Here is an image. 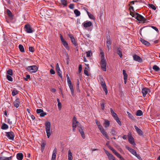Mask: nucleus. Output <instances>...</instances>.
Listing matches in <instances>:
<instances>
[{"label": "nucleus", "instance_id": "nucleus-64", "mask_svg": "<svg viewBox=\"0 0 160 160\" xmlns=\"http://www.w3.org/2000/svg\"><path fill=\"white\" fill-rule=\"evenodd\" d=\"M69 7L70 9H73L74 8V5L73 4H70L69 6Z\"/></svg>", "mask_w": 160, "mask_h": 160}, {"label": "nucleus", "instance_id": "nucleus-58", "mask_svg": "<svg viewBox=\"0 0 160 160\" xmlns=\"http://www.w3.org/2000/svg\"><path fill=\"white\" fill-rule=\"evenodd\" d=\"M82 70V66L81 64L79 65L78 67V72L79 73H81Z\"/></svg>", "mask_w": 160, "mask_h": 160}, {"label": "nucleus", "instance_id": "nucleus-35", "mask_svg": "<svg viewBox=\"0 0 160 160\" xmlns=\"http://www.w3.org/2000/svg\"><path fill=\"white\" fill-rule=\"evenodd\" d=\"M13 71L11 69H9L7 71V75L12 76L13 75Z\"/></svg>", "mask_w": 160, "mask_h": 160}, {"label": "nucleus", "instance_id": "nucleus-36", "mask_svg": "<svg viewBox=\"0 0 160 160\" xmlns=\"http://www.w3.org/2000/svg\"><path fill=\"white\" fill-rule=\"evenodd\" d=\"M45 145H46V142L45 141H44L43 142H42L41 144V150L42 152L43 151V150L44 149L45 146Z\"/></svg>", "mask_w": 160, "mask_h": 160}, {"label": "nucleus", "instance_id": "nucleus-57", "mask_svg": "<svg viewBox=\"0 0 160 160\" xmlns=\"http://www.w3.org/2000/svg\"><path fill=\"white\" fill-rule=\"evenodd\" d=\"M46 115V113L45 112H44V111H43V112H42L40 114V116L41 117H43Z\"/></svg>", "mask_w": 160, "mask_h": 160}, {"label": "nucleus", "instance_id": "nucleus-54", "mask_svg": "<svg viewBox=\"0 0 160 160\" xmlns=\"http://www.w3.org/2000/svg\"><path fill=\"white\" fill-rule=\"evenodd\" d=\"M87 69L86 67L85 68V69L84 70V73L87 76H89L88 72L86 69Z\"/></svg>", "mask_w": 160, "mask_h": 160}, {"label": "nucleus", "instance_id": "nucleus-48", "mask_svg": "<svg viewBox=\"0 0 160 160\" xmlns=\"http://www.w3.org/2000/svg\"><path fill=\"white\" fill-rule=\"evenodd\" d=\"M18 92L16 90H14L12 92V94L13 96H14L16 94H18Z\"/></svg>", "mask_w": 160, "mask_h": 160}, {"label": "nucleus", "instance_id": "nucleus-29", "mask_svg": "<svg viewBox=\"0 0 160 160\" xmlns=\"http://www.w3.org/2000/svg\"><path fill=\"white\" fill-rule=\"evenodd\" d=\"M62 43L67 49L69 50V48L68 44L66 41L62 42Z\"/></svg>", "mask_w": 160, "mask_h": 160}, {"label": "nucleus", "instance_id": "nucleus-59", "mask_svg": "<svg viewBox=\"0 0 160 160\" xmlns=\"http://www.w3.org/2000/svg\"><path fill=\"white\" fill-rule=\"evenodd\" d=\"M58 75L60 76L61 79H62V72L60 71H57Z\"/></svg>", "mask_w": 160, "mask_h": 160}, {"label": "nucleus", "instance_id": "nucleus-37", "mask_svg": "<svg viewBox=\"0 0 160 160\" xmlns=\"http://www.w3.org/2000/svg\"><path fill=\"white\" fill-rule=\"evenodd\" d=\"M136 114L137 116H141L143 114V113L141 110H138L137 111Z\"/></svg>", "mask_w": 160, "mask_h": 160}, {"label": "nucleus", "instance_id": "nucleus-24", "mask_svg": "<svg viewBox=\"0 0 160 160\" xmlns=\"http://www.w3.org/2000/svg\"><path fill=\"white\" fill-rule=\"evenodd\" d=\"M114 153L121 160H125V159L122 157L120 154L116 151Z\"/></svg>", "mask_w": 160, "mask_h": 160}, {"label": "nucleus", "instance_id": "nucleus-32", "mask_svg": "<svg viewBox=\"0 0 160 160\" xmlns=\"http://www.w3.org/2000/svg\"><path fill=\"white\" fill-rule=\"evenodd\" d=\"M87 13L89 17V18L91 19L94 20L95 17L92 14H90L88 11L87 10Z\"/></svg>", "mask_w": 160, "mask_h": 160}, {"label": "nucleus", "instance_id": "nucleus-62", "mask_svg": "<svg viewBox=\"0 0 160 160\" xmlns=\"http://www.w3.org/2000/svg\"><path fill=\"white\" fill-rule=\"evenodd\" d=\"M108 148L111 150L112 151L113 153L116 151V150H115L113 148L110 146H109Z\"/></svg>", "mask_w": 160, "mask_h": 160}, {"label": "nucleus", "instance_id": "nucleus-30", "mask_svg": "<svg viewBox=\"0 0 160 160\" xmlns=\"http://www.w3.org/2000/svg\"><path fill=\"white\" fill-rule=\"evenodd\" d=\"M19 101H14L13 102L14 105L16 108H18L19 106Z\"/></svg>", "mask_w": 160, "mask_h": 160}, {"label": "nucleus", "instance_id": "nucleus-8", "mask_svg": "<svg viewBox=\"0 0 160 160\" xmlns=\"http://www.w3.org/2000/svg\"><path fill=\"white\" fill-rule=\"evenodd\" d=\"M24 28L25 29V31L27 33H31L33 32L31 26L29 24H26L25 25Z\"/></svg>", "mask_w": 160, "mask_h": 160}, {"label": "nucleus", "instance_id": "nucleus-33", "mask_svg": "<svg viewBox=\"0 0 160 160\" xmlns=\"http://www.w3.org/2000/svg\"><path fill=\"white\" fill-rule=\"evenodd\" d=\"M18 48H19L20 51L21 52H25L24 49L22 45L21 44L19 45L18 46Z\"/></svg>", "mask_w": 160, "mask_h": 160}, {"label": "nucleus", "instance_id": "nucleus-15", "mask_svg": "<svg viewBox=\"0 0 160 160\" xmlns=\"http://www.w3.org/2000/svg\"><path fill=\"white\" fill-rule=\"evenodd\" d=\"M69 37H70V38L71 40V41L72 43L76 47V48H78V44L77 43V42H76V40L75 39V38L73 37V36H71L70 35H69Z\"/></svg>", "mask_w": 160, "mask_h": 160}, {"label": "nucleus", "instance_id": "nucleus-3", "mask_svg": "<svg viewBox=\"0 0 160 160\" xmlns=\"http://www.w3.org/2000/svg\"><path fill=\"white\" fill-rule=\"evenodd\" d=\"M45 126L47 138H49L51 135V123L47 121L45 123Z\"/></svg>", "mask_w": 160, "mask_h": 160}, {"label": "nucleus", "instance_id": "nucleus-11", "mask_svg": "<svg viewBox=\"0 0 160 160\" xmlns=\"http://www.w3.org/2000/svg\"><path fill=\"white\" fill-rule=\"evenodd\" d=\"M118 132V131L117 130V128L113 127L111 129L110 133L113 136H115L117 135Z\"/></svg>", "mask_w": 160, "mask_h": 160}, {"label": "nucleus", "instance_id": "nucleus-7", "mask_svg": "<svg viewBox=\"0 0 160 160\" xmlns=\"http://www.w3.org/2000/svg\"><path fill=\"white\" fill-rule=\"evenodd\" d=\"M78 121L77 120L76 118L74 116L73 118L72 123V128L73 132H75L76 128L78 125Z\"/></svg>", "mask_w": 160, "mask_h": 160}, {"label": "nucleus", "instance_id": "nucleus-9", "mask_svg": "<svg viewBox=\"0 0 160 160\" xmlns=\"http://www.w3.org/2000/svg\"><path fill=\"white\" fill-rule=\"evenodd\" d=\"M104 150L109 160H116L115 158L111 154L105 149H104Z\"/></svg>", "mask_w": 160, "mask_h": 160}, {"label": "nucleus", "instance_id": "nucleus-39", "mask_svg": "<svg viewBox=\"0 0 160 160\" xmlns=\"http://www.w3.org/2000/svg\"><path fill=\"white\" fill-rule=\"evenodd\" d=\"M74 12L77 16H78L80 15V12L77 9H75Z\"/></svg>", "mask_w": 160, "mask_h": 160}, {"label": "nucleus", "instance_id": "nucleus-38", "mask_svg": "<svg viewBox=\"0 0 160 160\" xmlns=\"http://www.w3.org/2000/svg\"><path fill=\"white\" fill-rule=\"evenodd\" d=\"M8 126L5 123L2 124L1 128L3 130H6L8 128Z\"/></svg>", "mask_w": 160, "mask_h": 160}, {"label": "nucleus", "instance_id": "nucleus-42", "mask_svg": "<svg viewBox=\"0 0 160 160\" xmlns=\"http://www.w3.org/2000/svg\"><path fill=\"white\" fill-rule=\"evenodd\" d=\"M114 119L116 120V121L117 122L118 124L120 126H121L122 125L121 122L119 118H118V117H116V118H115Z\"/></svg>", "mask_w": 160, "mask_h": 160}, {"label": "nucleus", "instance_id": "nucleus-50", "mask_svg": "<svg viewBox=\"0 0 160 160\" xmlns=\"http://www.w3.org/2000/svg\"><path fill=\"white\" fill-rule=\"evenodd\" d=\"M6 77L8 81L11 82L12 81V78L10 75H7Z\"/></svg>", "mask_w": 160, "mask_h": 160}, {"label": "nucleus", "instance_id": "nucleus-41", "mask_svg": "<svg viewBox=\"0 0 160 160\" xmlns=\"http://www.w3.org/2000/svg\"><path fill=\"white\" fill-rule=\"evenodd\" d=\"M152 68L156 72H157L160 70L159 68L156 65H154L152 67Z\"/></svg>", "mask_w": 160, "mask_h": 160}, {"label": "nucleus", "instance_id": "nucleus-55", "mask_svg": "<svg viewBox=\"0 0 160 160\" xmlns=\"http://www.w3.org/2000/svg\"><path fill=\"white\" fill-rule=\"evenodd\" d=\"M29 51L31 52H33L34 51V49L33 47H30L29 48Z\"/></svg>", "mask_w": 160, "mask_h": 160}, {"label": "nucleus", "instance_id": "nucleus-19", "mask_svg": "<svg viewBox=\"0 0 160 160\" xmlns=\"http://www.w3.org/2000/svg\"><path fill=\"white\" fill-rule=\"evenodd\" d=\"M78 130L80 134H81V135L82 138H83L84 139L85 138V137L83 129H82V127H81L80 126H79L78 127Z\"/></svg>", "mask_w": 160, "mask_h": 160}, {"label": "nucleus", "instance_id": "nucleus-61", "mask_svg": "<svg viewBox=\"0 0 160 160\" xmlns=\"http://www.w3.org/2000/svg\"><path fill=\"white\" fill-rule=\"evenodd\" d=\"M60 39H61V42H64V41H65V40L64 39L62 36L61 34H60Z\"/></svg>", "mask_w": 160, "mask_h": 160}, {"label": "nucleus", "instance_id": "nucleus-63", "mask_svg": "<svg viewBox=\"0 0 160 160\" xmlns=\"http://www.w3.org/2000/svg\"><path fill=\"white\" fill-rule=\"evenodd\" d=\"M50 72L51 74H54L55 73V72L53 69H50Z\"/></svg>", "mask_w": 160, "mask_h": 160}, {"label": "nucleus", "instance_id": "nucleus-2", "mask_svg": "<svg viewBox=\"0 0 160 160\" xmlns=\"http://www.w3.org/2000/svg\"><path fill=\"white\" fill-rule=\"evenodd\" d=\"M100 53L101 55V60L100 63L101 67L103 71H106V62L104 57V53L102 51H101Z\"/></svg>", "mask_w": 160, "mask_h": 160}, {"label": "nucleus", "instance_id": "nucleus-21", "mask_svg": "<svg viewBox=\"0 0 160 160\" xmlns=\"http://www.w3.org/2000/svg\"><path fill=\"white\" fill-rule=\"evenodd\" d=\"M16 157L18 160H22L23 158V155L22 153H18L17 154Z\"/></svg>", "mask_w": 160, "mask_h": 160}, {"label": "nucleus", "instance_id": "nucleus-12", "mask_svg": "<svg viewBox=\"0 0 160 160\" xmlns=\"http://www.w3.org/2000/svg\"><path fill=\"white\" fill-rule=\"evenodd\" d=\"M133 59L136 61H138L139 62H142V59L138 56L136 54H134L133 55Z\"/></svg>", "mask_w": 160, "mask_h": 160}, {"label": "nucleus", "instance_id": "nucleus-16", "mask_svg": "<svg viewBox=\"0 0 160 160\" xmlns=\"http://www.w3.org/2000/svg\"><path fill=\"white\" fill-rule=\"evenodd\" d=\"M128 139L129 142L132 144H135L133 138L130 135H128Z\"/></svg>", "mask_w": 160, "mask_h": 160}, {"label": "nucleus", "instance_id": "nucleus-13", "mask_svg": "<svg viewBox=\"0 0 160 160\" xmlns=\"http://www.w3.org/2000/svg\"><path fill=\"white\" fill-rule=\"evenodd\" d=\"M142 93L143 96L144 97H145L146 95L149 92H150V91L148 88H145L142 89Z\"/></svg>", "mask_w": 160, "mask_h": 160}, {"label": "nucleus", "instance_id": "nucleus-27", "mask_svg": "<svg viewBox=\"0 0 160 160\" xmlns=\"http://www.w3.org/2000/svg\"><path fill=\"white\" fill-rule=\"evenodd\" d=\"M110 110L111 115L114 118L118 117L116 113L114 112L112 108H110Z\"/></svg>", "mask_w": 160, "mask_h": 160}, {"label": "nucleus", "instance_id": "nucleus-17", "mask_svg": "<svg viewBox=\"0 0 160 160\" xmlns=\"http://www.w3.org/2000/svg\"><path fill=\"white\" fill-rule=\"evenodd\" d=\"M140 41L142 43L145 45L146 46H148L150 45V43L147 41H146L144 39L141 38L140 39Z\"/></svg>", "mask_w": 160, "mask_h": 160}, {"label": "nucleus", "instance_id": "nucleus-26", "mask_svg": "<svg viewBox=\"0 0 160 160\" xmlns=\"http://www.w3.org/2000/svg\"><path fill=\"white\" fill-rule=\"evenodd\" d=\"M12 158V156L8 157L4 156L0 157V160H11Z\"/></svg>", "mask_w": 160, "mask_h": 160}, {"label": "nucleus", "instance_id": "nucleus-43", "mask_svg": "<svg viewBox=\"0 0 160 160\" xmlns=\"http://www.w3.org/2000/svg\"><path fill=\"white\" fill-rule=\"evenodd\" d=\"M79 82L78 79H77L76 81V87L78 91L79 92H80V90H79Z\"/></svg>", "mask_w": 160, "mask_h": 160}, {"label": "nucleus", "instance_id": "nucleus-45", "mask_svg": "<svg viewBox=\"0 0 160 160\" xmlns=\"http://www.w3.org/2000/svg\"><path fill=\"white\" fill-rule=\"evenodd\" d=\"M100 105L102 109L103 110L105 108V103L104 102H102L100 103Z\"/></svg>", "mask_w": 160, "mask_h": 160}, {"label": "nucleus", "instance_id": "nucleus-40", "mask_svg": "<svg viewBox=\"0 0 160 160\" xmlns=\"http://www.w3.org/2000/svg\"><path fill=\"white\" fill-rule=\"evenodd\" d=\"M36 102L38 107H41L42 106V101H36Z\"/></svg>", "mask_w": 160, "mask_h": 160}, {"label": "nucleus", "instance_id": "nucleus-52", "mask_svg": "<svg viewBox=\"0 0 160 160\" xmlns=\"http://www.w3.org/2000/svg\"><path fill=\"white\" fill-rule=\"evenodd\" d=\"M127 113L128 115V117L132 119H133V117L131 114L129 112H128V111H127Z\"/></svg>", "mask_w": 160, "mask_h": 160}, {"label": "nucleus", "instance_id": "nucleus-6", "mask_svg": "<svg viewBox=\"0 0 160 160\" xmlns=\"http://www.w3.org/2000/svg\"><path fill=\"white\" fill-rule=\"evenodd\" d=\"M127 149L132 154L136 156L138 159L140 160L141 159V157L137 153L135 150L129 147H128Z\"/></svg>", "mask_w": 160, "mask_h": 160}, {"label": "nucleus", "instance_id": "nucleus-60", "mask_svg": "<svg viewBox=\"0 0 160 160\" xmlns=\"http://www.w3.org/2000/svg\"><path fill=\"white\" fill-rule=\"evenodd\" d=\"M69 87L71 91L72 92V95L73 93V92H73L74 90H73V86H72H72H69Z\"/></svg>", "mask_w": 160, "mask_h": 160}, {"label": "nucleus", "instance_id": "nucleus-10", "mask_svg": "<svg viewBox=\"0 0 160 160\" xmlns=\"http://www.w3.org/2000/svg\"><path fill=\"white\" fill-rule=\"evenodd\" d=\"M106 39H107L106 41L107 48H108V50L109 51L111 48V40L110 36H107L106 37Z\"/></svg>", "mask_w": 160, "mask_h": 160}, {"label": "nucleus", "instance_id": "nucleus-51", "mask_svg": "<svg viewBox=\"0 0 160 160\" xmlns=\"http://www.w3.org/2000/svg\"><path fill=\"white\" fill-rule=\"evenodd\" d=\"M43 110L42 109H38L36 110V112L37 113H41L43 112Z\"/></svg>", "mask_w": 160, "mask_h": 160}, {"label": "nucleus", "instance_id": "nucleus-1", "mask_svg": "<svg viewBox=\"0 0 160 160\" xmlns=\"http://www.w3.org/2000/svg\"><path fill=\"white\" fill-rule=\"evenodd\" d=\"M130 14L133 17H134L138 21L142 22H143L144 23L146 20V19L143 16L137 12L135 13L134 12L130 11Z\"/></svg>", "mask_w": 160, "mask_h": 160}, {"label": "nucleus", "instance_id": "nucleus-4", "mask_svg": "<svg viewBox=\"0 0 160 160\" xmlns=\"http://www.w3.org/2000/svg\"><path fill=\"white\" fill-rule=\"evenodd\" d=\"M26 69L31 72L34 73L37 71L38 68L36 65H33L27 67L26 68Z\"/></svg>", "mask_w": 160, "mask_h": 160}, {"label": "nucleus", "instance_id": "nucleus-14", "mask_svg": "<svg viewBox=\"0 0 160 160\" xmlns=\"http://www.w3.org/2000/svg\"><path fill=\"white\" fill-rule=\"evenodd\" d=\"M57 152V149L55 148L53 151L51 160H56Z\"/></svg>", "mask_w": 160, "mask_h": 160}, {"label": "nucleus", "instance_id": "nucleus-31", "mask_svg": "<svg viewBox=\"0 0 160 160\" xmlns=\"http://www.w3.org/2000/svg\"><path fill=\"white\" fill-rule=\"evenodd\" d=\"M7 14L8 15V16L11 18H13V15L12 13L8 9H7Z\"/></svg>", "mask_w": 160, "mask_h": 160}, {"label": "nucleus", "instance_id": "nucleus-56", "mask_svg": "<svg viewBox=\"0 0 160 160\" xmlns=\"http://www.w3.org/2000/svg\"><path fill=\"white\" fill-rule=\"evenodd\" d=\"M150 26H146L145 27H143L140 30V31H139V33H140V34L142 35V34H141V30L142 29H143V28H146V29H148V28H150Z\"/></svg>", "mask_w": 160, "mask_h": 160}, {"label": "nucleus", "instance_id": "nucleus-53", "mask_svg": "<svg viewBox=\"0 0 160 160\" xmlns=\"http://www.w3.org/2000/svg\"><path fill=\"white\" fill-rule=\"evenodd\" d=\"M56 70L57 71H60V69L59 68V64H58V63H57L56 64Z\"/></svg>", "mask_w": 160, "mask_h": 160}, {"label": "nucleus", "instance_id": "nucleus-18", "mask_svg": "<svg viewBox=\"0 0 160 160\" xmlns=\"http://www.w3.org/2000/svg\"><path fill=\"white\" fill-rule=\"evenodd\" d=\"M82 25L84 27L87 28L91 26L92 25V23L91 21H88V22H84L83 23Z\"/></svg>", "mask_w": 160, "mask_h": 160}, {"label": "nucleus", "instance_id": "nucleus-22", "mask_svg": "<svg viewBox=\"0 0 160 160\" xmlns=\"http://www.w3.org/2000/svg\"><path fill=\"white\" fill-rule=\"evenodd\" d=\"M110 122L106 119L104 120V122L103 124V125L105 128H107L110 126Z\"/></svg>", "mask_w": 160, "mask_h": 160}, {"label": "nucleus", "instance_id": "nucleus-28", "mask_svg": "<svg viewBox=\"0 0 160 160\" xmlns=\"http://www.w3.org/2000/svg\"><path fill=\"white\" fill-rule=\"evenodd\" d=\"M106 94L108 93V91L105 83L101 85Z\"/></svg>", "mask_w": 160, "mask_h": 160}, {"label": "nucleus", "instance_id": "nucleus-20", "mask_svg": "<svg viewBox=\"0 0 160 160\" xmlns=\"http://www.w3.org/2000/svg\"><path fill=\"white\" fill-rule=\"evenodd\" d=\"M134 127L137 133L141 136L142 135L143 133L142 130L136 125H134Z\"/></svg>", "mask_w": 160, "mask_h": 160}, {"label": "nucleus", "instance_id": "nucleus-49", "mask_svg": "<svg viewBox=\"0 0 160 160\" xmlns=\"http://www.w3.org/2000/svg\"><path fill=\"white\" fill-rule=\"evenodd\" d=\"M58 102V106L59 110H61L62 108L61 103L59 101H57Z\"/></svg>", "mask_w": 160, "mask_h": 160}, {"label": "nucleus", "instance_id": "nucleus-47", "mask_svg": "<svg viewBox=\"0 0 160 160\" xmlns=\"http://www.w3.org/2000/svg\"><path fill=\"white\" fill-rule=\"evenodd\" d=\"M61 2L62 4L64 6L67 5V1L66 0H61Z\"/></svg>", "mask_w": 160, "mask_h": 160}, {"label": "nucleus", "instance_id": "nucleus-34", "mask_svg": "<svg viewBox=\"0 0 160 160\" xmlns=\"http://www.w3.org/2000/svg\"><path fill=\"white\" fill-rule=\"evenodd\" d=\"M99 129L103 136H104L105 135H106L107 133L103 127H102Z\"/></svg>", "mask_w": 160, "mask_h": 160}, {"label": "nucleus", "instance_id": "nucleus-25", "mask_svg": "<svg viewBox=\"0 0 160 160\" xmlns=\"http://www.w3.org/2000/svg\"><path fill=\"white\" fill-rule=\"evenodd\" d=\"M68 160H72L73 159L72 154L70 150L68 151Z\"/></svg>", "mask_w": 160, "mask_h": 160}, {"label": "nucleus", "instance_id": "nucleus-23", "mask_svg": "<svg viewBox=\"0 0 160 160\" xmlns=\"http://www.w3.org/2000/svg\"><path fill=\"white\" fill-rule=\"evenodd\" d=\"M117 53L121 58L122 57V49L120 47L118 48L117 49Z\"/></svg>", "mask_w": 160, "mask_h": 160}, {"label": "nucleus", "instance_id": "nucleus-46", "mask_svg": "<svg viewBox=\"0 0 160 160\" xmlns=\"http://www.w3.org/2000/svg\"><path fill=\"white\" fill-rule=\"evenodd\" d=\"M96 123L98 126V128L99 129L101 128L102 127V125L100 124V123L98 122L97 120H96Z\"/></svg>", "mask_w": 160, "mask_h": 160}, {"label": "nucleus", "instance_id": "nucleus-44", "mask_svg": "<svg viewBox=\"0 0 160 160\" xmlns=\"http://www.w3.org/2000/svg\"><path fill=\"white\" fill-rule=\"evenodd\" d=\"M148 6L154 10H155L156 9L155 6L152 4H148Z\"/></svg>", "mask_w": 160, "mask_h": 160}, {"label": "nucleus", "instance_id": "nucleus-5", "mask_svg": "<svg viewBox=\"0 0 160 160\" xmlns=\"http://www.w3.org/2000/svg\"><path fill=\"white\" fill-rule=\"evenodd\" d=\"M6 136L10 140H13L15 137L14 132L11 131L9 132H6Z\"/></svg>", "mask_w": 160, "mask_h": 160}]
</instances>
